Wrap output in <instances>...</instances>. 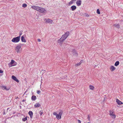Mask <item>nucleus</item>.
Returning a JSON list of instances; mask_svg holds the SVG:
<instances>
[{
  "label": "nucleus",
  "mask_w": 123,
  "mask_h": 123,
  "mask_svg": "<svg viewBox=\"0 0 123 123\" xmlns=\"http://www.w3.org/2000/svg\"><path fill=\"white\" fill-rule=\"evenodd\" d=\"M109 115L113 119H115L116 117V116L114 113V112L113 110H110L109 111Z\"/></svg>",
  "instance_id": "f257e3e1"
},
{
  "label": "nucleus",
  "mask_w": 123,
  "mask_h": 123,
  "mask_svg": "<svg viewBox=\"0 0 123 123\" xmlns=\"http://www.w3.org/2000/svg\"><path fill=\"white\" fill-rule=\"evenodd\" d=\"M16 65L17 63L13 60H12L11 62L8 64L9 67H11L13 66H15Z\"/></svg>",
  "instance_id": "f03ea898"
},
{
  "label": "nucleus",
  "mask_w": 123,
  "mask_h": 123,
  "mask_svg": "<svg viewBox=\"0 0 123 123\" xmlns=\"http://www.w3.org/2000/svg\"><path fill=\"white\" fill-rule=\"evenodd\" d=\"M20 37L18 36L13 38L12 40V41L14 43L18 42L20 41Z\"/></svg>",
  "instance_id": "7ed1b4c3"
},
{
  "label": "nucleus",
  "mask_w": 123,
  "mask_h": 123,
  "mask_svg": "<svg viewBox=\"0 0 123 123\" xmlns=\"http://www.w3.org/2000/svg\"><path fill=\"white\" fill-rule=\"evenodd\" d=\"M69 32L67 31L64 34L62 35L61 37L63 38V40H64L69 36Z\"/></svg>",
  "instance_id": "20e7f679"
},
{
  "label": "nucleus",
  "mask_w": 123,
  "mask_h": 123,
  "mask_svg": "<svg viewBox=\"0 0 123 123\" xmlns=\"http://www.w3.org/2000/svg\"><path fill=\"white\" fill-rule=\"evenodd\" d=\"M39 10V12L43 13L44 14H45L47 12V11L44 8L41 7H40Z\"/></svg>",
  "instance_id": "39448f33"
},
{
  "label": "nucleus",
  "mask_w": 123,
  "mask_h": 123,
  "mask_svg": "<svg viewBox=\"0 0 123 123\" xmlns=\"http://www.w3.org/2000/svg\"><path fill=\"white\" fill-rule=\"evenodd\" d=\"M21 48V46L20 45H18L15 48V49L17 53L19 52Z\"/></svg>",
  "instance_id": "423d86ee"
},
{
  "label": "nucleus",
  "mask_w": 123,
  "mask_h": 123,
  "mask_svg": "<svg viewBox=\"0 0 123 123\" xmlns=\"http://www.w3.org/2000/svg\"><path fill=\"white\" fill-rule=\"evenodd\" d=\"M40 7L38 6H31L32 8L33 9L36 10L37 11L39 12L40 10Z\"/></svg>",
  "instance_id": "0eeeda50"
},
{
  "label": "nucleus",
  "mask_w": 123,
  "mask_h": 123,
  "mask_svg": "<svg viewBox=\"0 0 123 123\" xmlns=\"http://www.w3.org/2000/svg\"><path fill=\"white\" fill-rule=\"evenodd\" d=\"M1 87L3 90H8L10 88V87H7L6 86H1Z\"/></svg>",
  "instance_id": "6e6552de"
},
{
  "label": "nucleus",
  "mask_w": 123,
  "mask_h": 123,
  "mask_svg": "<svg viewBox=\"0 0 123 123\" xmlns=\"http://www.w3.org/2000/svg\"><path fill=\"white\" fill-rule=\"evenodd\" d=\"M64 41V40H63V38L61 37L58 40V43L60 44H61Z\"/></svg>",
  "instance_id": "1a4fd4ad"
},
{
  "label": "nucleus",
  "mask_w": 123,
  "mask_h": 123,
  "mask_svg": "<svg viewBox=\"0 0 123 123\" xmlns=\"http://www.w3.org/2000/svg\"><path fill=\"white\" fill-rule=\"evenodd\" d=\"M45 20H46L45 22L47 23H50L51 24L52 22V20L49 18L47 19H45Z\"/></svg>",
  "instance_id": "9d476101"
},
{
  "label": "nucleus",
  "mask_w": 123,
  "mask_h": 123,
  "mask_svg": "<svg viewBox=\"0 0 123 123\" xmlns=\"http://www.w3.org/2000/svg\"><path fill=\"white\" fill-rule=\"evenodd\" d=\"M116 102L117 103V104L119 105H121L123 104V102L117 99H116Z\"/></svg>",
  "instance_id": "9b49d317"
},
{
  "label": "nucleus",
  "mask_w": 123,
  "mask_h": 123,
  "mask_svg": "<svg viewBox=\"0 0 123 123\" xmlns=\"http://www.w3.org/2000/svg\"><path fill=\"white\" fill-rule=\"evenodd\" d=\"M12 78L15 81H16L17 82H19L18 80L13 75L12 76Z\"/></svg>",
  "instance_id": "f8f14e48"
},
{
  "label": "nucleus",
  "mask_w": 123,
  "mask_h": 123,
  "mask_svg": "<svg viewBox=\"0 0 123 123\" xmlns=\"http://www.w3.org/2000/svg\"><path fill=\"white\" fill-rule=\"evenodd\" d=\"M81 0H77V6H80L81 4Z\"/></svg>",
  "instance_id": "ddd939ff"
},
{
  "label": "nucleus",
  "mask_w": 123,
  "mask_h": 123,
  "mask_svg": "<svg viewBox=\"0 0 123 123\" xmlns=\"http://www.w3.org/2000/svg\"><path fill=\"white\" fill-rule=\"evenodd\" d=\"M21 40L22 42H26V41L25 39L24 38L23 36H22L21 38Z\"/></svg>",
  "instance_id": "4468645a"
},
{
  "label": "nucleus",
  "mask_w": 123,
  "mask_h": 123,
  "mask_svg": "<svg viewBox=\"0 0 123 123\" xmlns=\"http://www.w3.org/2000/svg\"><path fill=\"white\" fill-rule=\"evenodd\" d=\"M71 8L72 11H74L76 9V7L75 6H73L71 7Z\"/></svg>",
  "instance_id": "2eb2a0df"
},
{
  "label": "nucleus",
  "mask_w": 123,
  "mask_h": 123,
  "mask_svg": "<svg viewBox=\"0 0 123 123\" xmlns=\"http://www.w3.org/2000/svg\"><path fill=\"white\" fill-rule=\"evenodd\" d=\"M29 113L30 115L31 118H32L33 115L32 112V111H30L29 112Z\"/></svg>",
  "instance_id": "dca6fc26"
},
{
  "label": "nucleus",
  "mask_w": 123,
  "mask_h": 123,
  "mask_svg": "<svg viewBox=\"0 0 123 123\" xmlns=\"http://www.w3.org/2000/svg\"><path fill=\"white\" fill-rule=\"evenodd\" d=\"M36 99V96L33 95L32 96L31 99L32 100H34Z\"/></svg>",
  "instance_id": "f3484780"
},
{
  "label": "nucleus",
  "mask_w": 123,
  "mask_h": 123,
  "mask_svg": "<svg viewBox=\"0 0 123 123\" xmlns=\"http://www.w3.org/2000/svg\"><path fill=\"white\" fill-rule=\"evenodd\" d=\"M110 69L111 71H112L115 70V68L114 66H111L110 68Z\"/></svg>",
  "instance_id": "a211bd4d"
},
{
  "label": "nucleus",
  "mask_w": 123,
  "mask_h": 123,
  "mask_svg": "<svg viewBox=\"0 0 123 123\" xmlns=\"http://www.w3.org/2000/svg\"><path fill=\"white\" fill-rule=\"evenodd\" d=\"M114 26L116 27L117 28L119 29L120 27L119 25V24H114Z\"/></svg>",
  "instance_id": "6ab92c4d"
},
{
  "label": "nucleus",
  "mask_w": 123,
  "mask_h": 123,
  "mask_svg": "<svg viewBox=\"0 0 123 123\" xmlns=\"http://www.w3.org/2000/svg\"><path fill=\"white\" fill-rule=\"evenodd\" d=\"M40 104L39 103H36L34 105L35 107H38L40 106Z\"/></svg>",
  "instance_id": "aec40b11"
},
{
  "label": "nucleus",
  "mask_w": 123,
  "mask_h": 123,
  "mask_svg": "<svg viewBox=\"0 0 123 123\" xmlns=\"http://www.w3.org/2000/svg\"><path fill=\"white\" fill-rule=\"evenodd\" d=\"M119 62L118 61L116 62L115 63L114 65L116 66H118L119 64Z\"/></svg>",
  "instance_id": "412c9836"
},
{
  "label": "nucleus",
  "mask_w": 123,
  "mask_h": 123,
  "mask_svg": "<svg viewBox=\"0 0 123 123\" xmlns=\"http://www.w3.org/2000/svg\"><path fill=\"white\" fill-rule=\"evenodd\" d=\"M90 89L91 90H93L94 89V87L92 85H90L89 86Z\"/></svg>",
  "instance_id": "4be33fe9"
},
{
  "label": "nucleus",
  "mask_w": 123,
  "mask_h": 123,
  "mask_svg": "<svg viewBox=\"0 0 123 123\" xmlns=\"http://www.w3.org/2000/svg\"><path fill=\"white\" fill-rule=\"evenodd\" d=\"M56 117L58 119H60L61 118V116L59 115L58 114L56 116Z\"/></svg>",
  "instance_id": "5701e85b"
},
{
  "label": "nucleus",
  "mask_w": 123,
  "mask_h": 123,
  "mask_svg": "<svg viewBox=\"0 0 123 123\" xmlns=\"http://www.w3.org/2000/svg\"><path fill=\"white\" fill-rule=\"evenodd\" d=\"M83 62V60H81L80 62L79 63H77V66H78L80 65L81 63H82Z\"/></svg>",
  "instance_id": "b1692460"
},
{
  "label": "nucleus",
  "mask_w": 123,
  "mask_h": 123,
  "mask_svg": "<svg viewBox=\"0 0 123 123\" xmlns=\"http://www.w3.org/2000/svg\"><path fill=\"white\" fill-rule=\"evenodd\" d=\"M27 6V5L26 4H23L22 7H23L25 8Z\"/></svg>",
  "instance_id": "393cba45"
},
{
  "label": "nucleus",
  "mask_w": 123,
  "mask_h": 123,
  "mask_svg": "<svg viewBox=\"0 0 123 123\" xmlns=\"http://www.w3.org/2000/svg\"><path fill=\"white\" fill-rule=\"evenodd\" d=\"M74 2L72 0L69 3V5H70L72 4L73 3H74Z\"/></svg>",
  "instance_id": "a878e982"
},
{
  "label": "nucleus",
  "mask_w": 123,
  "mask_h": 123,
  "mask_svg": "<svg viewBox=\"0 0 123 123\" xmlns=\"http://www.w3.org/2000/svg\"><path fill=\"white\" fill-rule=\"evenodd\" d=\"M62 113H63L62 111H61L59 112V114H58L59 115L61 116H62Z\"/></svg>",
  "instance_id": "bb28decb"
},
{
  "label": "nucleus",
  "mask_w": 123,
  "mask_h": 123,
  "mask_svg": "<svg viewBox=\"0 0 123 123\" xmlns=\"http://www.w3.org/2000/svg\"><path fill=\"white\" fill-rule=\"evenodd\" d=\"M27 119V117H25V118H23L22 120L23 121H26Z\"/></svg>",
  "instance_id": "cd10ccee"
},
{
  "label": "nucleus",
  "mask_w": 123,
  "mask_h": 123,
  "mask_svg": "<svg viewBox=\"0 0 123 123\" xmlns=\"http://www.w3.org/2000/svg\"><path fill=\"white\" fill-rule=\"evenodd\" d=\"M97 13L98 14H100V11L98 9L97 10Z\"/></svg>",
  "instance_id": "c85d7f7f"
},
{
  "label": "nucleus",
  "mask_w": 123,
  "mask_h": 123,
  "mask_svg": "<svg viewBox=\"0 0 123 123\" xmlns=\"http://www.w3.org/2000/svg\"><path fill=\"white\" fill-rule=\"evenodd\" d=\"M67 77V76L66 75H65L64 77H62V79H66V78Z\"/></svg>",
  "instance_id": "c756f323"
},
{
  "label": "nucleus",
  "mask_w": 123,
  "mask_h": 123,
  "mask_svg": "<svg viewBox=\"0 0 123 123\" xmlns=\"http://www.w3.org/2000/svg\"><path fill=\"white\" fill-rule=\"evenodd\" d=\"M39 113L40 115H42L43 113V111H40Z\"/></svg>",
  "instance_id": "7c9ffc66"
},
{
  "label": "nucleus",
  "mask_w": 123,
  "mask_h": 123,
  "mask_svg": "<svg viewBox=\"0 0 123 123\" xmlns=\"http://www.w3.org/2000/svg\"><path fill=\"white\" fill-rule=\"evenodd\" d=\"M41 93V91L40 90H38L37 91V93L38 94H39Z\"/></svg>",
  "instance_id": "2f4dec72"
},
{
  "label": "nucleus",
  "mask_w": 123,
  "mask_h": 123,
  "mask_svg": "<svg viewBox=\"0 0 123 123\" xmlns=\"http://www.w3.org/2000/svg\"><path fill=\"white\" fill-rule=\"evenodd\" d=\"M53 114L57 116V115L58 114H57V113L55 112H54L53 113Z\"/></svg>",
  "instance_id": "473e14b6"
},
{
  "label": "nucleus",
  "mask_w": 123,
  "mask_h": 123,
  "mask_svg": "<svg viewBox=\"0 0 123 123\" xmlns=\"http://www.w3.org/2000/svg\"><path fill=\"white\" fill-rule=\"evenodd\" d=\"M87 118L90 121V118L89 116V115H88V117H87Z\"/></svg>",
  "instance_id": "72a5a7b5"
},
{
  "label": "nucleus",
  "mask_w": 123,
  "mask_h": 123,
  "mask_svg": "<svg viewBox=\"0 0 123 123\" xmlns=\"http://www.w3.org/2000/svg\"><path fill=\"white\" fill-rule=\"evenodd\" d=\"M77 121H78V123H81V121L79 120H77Z\"/></svg>",
  "instance_id": "f704fd0d"
},
{
  "label": "nucleus",
  "mask_w": 123,
  "mask_h": 123,
  "mask_svg": "<svg viewBox=\"0 0 123 123\" xmlns=\"http://www.w3.org/2000/svg\"><path fill=\"white\" fill-rule=\"evenodd\" d=\"M37 40L38 41V42H40L41 41V40L39 39H38Z\"/></svg>",
  "instance_id": "c9c22d12"
},
{
  "label": "nucleus",
  "mask_w": 123,
  "mask_h": 123,
  "mask_svg": "<svg viewBox=\"0 0 123 123\" xmlns=\"http://www.w3.org/2000/svg\"><path fill=\"white\" fill-rule=\"evenodd\" d=\"M3 72V71L1 70H0V73H2Z\"/></svg>",
  "instance_id": "e433bc0d"
},
{
  "label": "nucleus",
  "mask_w": 123,
  "mask_h": 123,
  "mask_svg": "<svg viewBox=\"0 0 123 123\" xmlns=\"http://www.w3.org/2000/svg\"><path fill=\"white\" fill-rule=\"evenodd\" d=\"M86 14V16L87 17H88V16H89V15H88V14Z\"/></svg>",
  "instance_id": "4c0bfd02"
},
{
  "label": "nucleus",
  "mask_w": 123,
  "mask_h": 123,
  "mask_svg": "<svg viewBox=\"0 0 123 123\" xmlns=\"http://www.w3.org/2000/svg\"><path fill=\"white\" fill-rule=\"evenodd\" d=\"M23 44H20L19 45H20L21 46V45H23Z\"/></svg>",
  "instance_id": "58836bf2"
},
{
  "label": "nucleus",
  "mask_w": 123,
  "mask_h": 123,
  "mask_svg": "<svg viewBox=\"0 0 123 123\" xmlns=\"http://www.w3.org/2000/svg\"><path fill=\"white\" fill-rule=\"evenodd\" d=\"M22 34L21 33H20L19 34V36H20V37L21 35Z\"/></svg>",
  "instance_id": "ea45409f"
},
{
  "label": "nucleus",
  "mask_w": 123,
  "mask_h": 123,
  "mask_svg": "<svg viewBox=\"0 0 123 123\" xmlns=\"http://www.w3.org/2000/svg\"><path fill=\"white\" fill-rule=\"evenodd\" d=\"M25 101V99H23L22 100V101L23 102H24V101Z\"/></svg>",
  "instance_id": "a19ab883"
},
{
  "label": "nucleus",
  "mask_w": 123,
  "mask_h": 123,
  "mask_svg": "<svg viewBox=\"0 0 123 123\" xmlns=\"http://www.w3.org/2000/svg\"><path fill=\"white\" fill-rule=\"evenodd\" d=\"M76 0H72L73 1V2H74L75 1H76Z\"/></svg>",
  "instance_id": "79ce46f5"
},
{
  "label": "nucleus",
  "mask_w": 123,
  "mask_h": 123,
  "mask_svg": "<svg viewBox=\"0 0 123 123\" xmlns=\"http://www.w3.org/2000/svg\"><path fill=\"white\" fill-rule=\"evenodd\" d=\"M9 109V108H8L7 109V110H8Z\"/></svg>",
  "instance_id": "37998d69"
},
{
  "label": "nucleus",
  "mask_w": 123,
  "mask_h": 123,
  "mask_svg": "<svg viewBox=\"0 0 123 123\" xmlns=\"http://www.w3.org/2000/svg\"><path fill=\"white\" fill-rule=\"evenodd\" d=\"M5 114V113L4 112V113L3 114Z\"/></svg>",
  "instance_id": "c03bdc74"
},
{
  "label": "nucleus",
  "mask_w": 123,
  "mask_h": 123,
  "mask_svg": "<svg viewBox=\"0 0 123 123\" xmlns=\"http://www.w3.org/2000/svg\"><path fill=\"white\" fill-rule=\"evenodd\" d=\"M76 4H77V2H76Z\"/></svg>",
  "instance_id": "a18cd8bd"
},
{
  "label": "nucleus",
  "mask_w": 123,
  "mask_h": 123,
  "mask_svg": "<svg viewBox=\"0 0 123 123\" xmlns=\"http://www.w3.org/2000/svg\"><path fill=\"white\" fill-rule=\"evenodd\" d=\"M89 123V122H88V123Z\"/></svg>",
  "instance_id": "49530a36"
},
{
  "label": "nucleus",
  "mask_w": 123,
  "mask_h": 123,
  "mask_svg": "<svg viewBox=\"0 0 123 123\" xmlns=\"http://www.w3.org/2000/svg\"><path fill=\"white\" fill-rule=\"evenodd\" d=\"M122 21H123V20H122Z\"/></svg>",
  "instance_id": "de8ad7c7"
}]
</instances>
